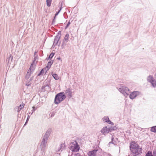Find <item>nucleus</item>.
<instances>
[{"mask_svg":"<svg viewBox=\"0 0 156 156\" xmlns=\"http://www.w3.org/2000/svg\"><path fill=\"white\" fill-rule=\"evenodd\" d=\"M117 90L124 96L126 97L129 94V90L127 87L120 85L116 87Z\"/></svg>","mask_w":156,"mask_h":156,"instance_id":"nucleus-2","label":"nucleus"},{"mask_svg":"<svg viewBox=\"0 0 156 156\" xmlns=\"http://www.w3.org/2000/svg\"><path fill=\"white\" fill-rule=\"evenodd\" d=\"M47 140L42 139L41 144V147L42 149H44L46 146Z\"/></svg>","mask_w":156,"mask_h":156,"instance_id":"nucleus-12","label":"nucleus"},{"mask_svg":"<svg viewBox=\"0 0 156 156\" xmlns=\"http://www.w3.org/2000/svg\"><path fill=\"white\" fill-rule=\"evenodd\" d=\"M48 70H47V69L46 68H44L42 69V70L41 71L40 73L37 75V76H40L41 75H43V74L44 73L45 71V73H46Z\"/></svg>","mask_w":156,"mask_h":156,"instance_id":"nucleus-14","label":"nucleus"},{"mask_svg":"<svg viewBox=\"0 0 156 156\" xmlns=\"http://www.w3.org/2000/svg\"><path fill=\"white\" fill-rule=\"evenodd\" d=\"M66 98L64 92H62L58 93L56 95L54 103L55 104L58 105L61 102L63 101Z\"/></svg>","mask_w":156,"mask_h":156,"instance_id":"nucleus-1","label":"nucleus"},{"mask_svg":"<svg viewBox=\"0 0 156 156\" xmlns=\"http://www.w3.org/2000/svg\"><path fill=\"white\" fill-rule=\"evenodd\" d=\"M140 93L138 91H134L132 92L129 96V98L131 99H134L137 96L139 95Z\"/></svg>","mask_w":156,"mask_h":156,"instance_id":"nucleus-5","label":"nucleus"},{"mask_svg":"<svg viewBox=\"0 0 156 156\" xmlns=\"http://www.w3.org/2000/svg\"><path fill=\"white\" fill-rule=\"evenodd\" d=\"M62 144H60V147H62Z\"/></svg>","mask_w":156,"mask_h":156,"instance_id":"nucleus-46","label":"nucleus"},{"mask_svg":"<svg viewBox=\"0 0 156 156\" xmlns=\"http://www.w3.org/2000/svg\"><path fill=\"white\" fill-rule=\"evenodd\" d=\"M52 0H46L47 5L49 7L51 6Z\"/></svg>","mask_w":156,"mask_h":156,"instance_id":"nucleus-25","label":"nucleus"},{"mask_svg":"<svg viewBox=\"0 0 156 156\" xmlns=\"http://www.w3.org/2000/svg\"><path fill=\"white\" fill-rule=\"evenodd\" d=\"M36 52H35L34 53V56H35V54H36Z\"/></svg>","mask_w":156,"mask_h":156,"instance_id":"nucleus-44","label":"nucleus"},{"mask_svg":"<svg viewBox=\"0 0 156 156\" xmlns=\"http://www.w3.org/2000/svg\"><path fill=\"white\" fill-rule=\"evenodd\" d=\"M70 24V23L69 21L67 24L66 25V27H65V29H67L68 27L69 26V25Z\"/></svg>","mask_w":156,"mask_h":156,"instance_id":"nucleus-34","label":"nucleus"},{"mask_svg":"<svg viewBox=\"0 0 156 156\" xmlns=\"http://www.w3.org/2000/svg\"><path fill=\"white\" fill-rule=\"evenodd\" d=\"M24 106V105H20L18 106L17 108H18V110H17V112H20L21 109H22L23 108Z\"/></svg>","mask_w":156,"mask_h":156,"instance_id":"nucleus-23","label":"nucleus"},{"mask_svg":"<svg viewBox=\"0 0 156 156\" xmlns=\"http://www.w3.org/2000/svg\"><path fill=\"white\" fill-rule=\"evenodd\" d=\"M139 146L137 144L134 142V141H133L130 144L129 147L131 151H132V150L138 147H139Z\"/></svg>","mask_w":156,"mask_h":156,"instance_id":"nucleus-8","label":"nucleus"},{"mask_svg":"<svg viewBox=\"0 0 156 156\" xmlns=\"http://www.w3.org/2000/svg\"><path fill=\"white\" fill-rule=\"evenodd\" d=\"M55 22V20L53 19L52 22V24H54Z\"/></svg>","mask_w":156,"mask_h":156,"instance_id":"nucleus-40","label":"nucleus"},{"mask_svg":"<svg viewBox=\"0 0 156 156\" xmlns=\"http://www.w3.org/2000/svg\"><path fill=\"white\" fill-rule=\"evenodd\" d=\"M49 137V136H48L47 135H46V134H45L43 136V137L42 139L47 141Z\"/></svg>","mask_w":156,"mask_h":156,"instance_id":"nucleus-27","label":"nucleus"},{"mask_svg":"<svg viewBox=\"0 0 156 156\" xmlns=\"http://www.w3.org/2000/svg\"><path fill=\"white\" fill-rule=\"evenodd\" d=\"M53 114H52L51 115V116L52 117V116H53Z\"/></svg>","mask_w":156,"mask_h":156,"instance_id":"nucleus-45","label":"nucleus"},{"mask_svg":"<svg viewBox=\"0 0 156 156\" xmlns=\"http://www.w3.org/2000/svg\"><path fill=\"white\" fill-rule=\"evenodd\" d=\"M107 122L110 124H113V123L109 119L108 120V122Z\"/></svg>","mask_w":156,"mask_h":156,"instance_id":"nucleus-39","label":"nucleus"},{"mask_svg":"<svg viewBox=\"0 0 156 156\" xmlns=\"http://www.w3.org/2000/svg\"><path fill=\"white\" fill-rule=\"evenodd\" d=\"M57 59L58 60H61V58H60V57H59L58 58H57Z\"/></svg>","mask_w":156,"mask_h":156,"instance_id":"nucleus-42","label":"nucleus"},{"mask_svg":"<svg viewBox=\"0 0 156 156\" xmlns=\"http://www.w3.org/2000/svg\"><path fill=\"white\" fill-rule=\"evenodd\" d=\"M151 131L152 132L156 133V126L152 127L151 128Z\"/></svg>","mask_w":156,"mask_h":156,"instance_id":"nucleus-22","label":"nucleus"},{"mask_svg":"<svg viewBox=\"0 0 156 156\" xmlns=\"http://www.w3.org/2000/svg\"><path fill=\"white\" fill-rule=\"evenodd\" d=\"M152 86L154 87H156V81L154 79L151 82Z\"/></svg>","mask_w":156,"mask_h":156,"instance_id":"nucleus-18","label":"nucleus"},{"mask_svg":"<svg viewBox=\"0 0 156 156\" xmlns=\"http://www.w3.org/2000/svg\"><path fill=\"white\" fill-rule=\"evenodd\" d=\"M65 92L66 94L69 97V98L72 97V92L70 88H68L66 90Z\"/></svg>","mask_w":156,"mask_h":156,"instance_id":"nucleus-11","label":"nucleus"},{"mask_svg":"<svg viewBox=\"0 0 156 156\" xmlns=\"http://www.w3.org/2000/svg\"><path fill=\"white\" fill-rule=\"evenodd\" d=\"M54 53L53 52L51 53L49 55L47 60H48L49 59L50 60L53 57L54 55Z\"/></svg>","mask_w":156,"mask_h":156,"instance_id":"nucleus-26","label":"nucleus"},{"mask_svg":"<svg viewBox=\"0 0 156 156\" xmlns=\"http://www.w3.org/2000/svg\"><path fill=\"white\" fill-rule=\"evenodd\" d=\"M147 81L150 83L154 79L152 76L150 75L147 77Z\"/></svg>","mask_w":156,"mask_h":156,"instance_id":"nucleus-21","label":"nucleus"},{"mask_svg":"<svg viewBox=\"0 0 156 156\" xmlns=\"http://www.w3.org/2000/svg\"><path fill=\"white\" fill-rule=\"evenodd\" d=\"M53 63V61L51 60L48 62L47 66L45 67L47 70H48L50 68L51 66Z\"/></svg>","mask_w":156,"mask_h":156,"instance_id":"nucleus-15","label":"nucleus"},{"mask_svg":"<svg viewBox=\"0 0 156 156\" xmlns=\"http://www.w3.org/2000/svg\"><path fill=\"white\" fill-rule=\"evenodd\" d=\"M30 116H29V115H28V117H27V120H26V121L24 125V126H25L27 124V123H28V121H29V119H30Z\"/></svg>","mask_w":156,"mask_h":156,"instance_id":"nucleus-32","label":"nucleus"},{"mask_svg":"<svg viewBox=\"0 0 156 156\" xmlns=\"http://www.w3.org/2000/svg\"><path fill=\"white\" fill-rule=\"evenodd\" d=\"M13 59V57L11 55L10 56L9 58V62L10 60L11 61Z\"/></svg>","mask_w":156,"mask_h":156,"instance_id":"nucleus-38","label":"nucleus"},{"mask_svg":"<svg viewBox=\"0 0 156 156\" xmlns=\"http://www.w3.org/2000/svg\"><path fill=\"white\" fill-rule=\"evenodd\" d=\"M101 133L104 134L109 133L108 128L107 126L103 127L101 130Z\"/></svg>","mask_w":156,"mask_h":156,"instance_id":"nucleus-13","label":"nucleus"},{"mask_svg":"<svg viewBox=\"0 0 156 156\" xmlns=\"http://www.w3.org/2000/svg\"><path fill=\"white\" fill-rule=\"evenodd\" d=\"M52 75L53 77V78L55 80H58L59 79V77L58 76V75L55 73H52Z\"/></svg>","mask_w":156,"mask_h":156,"instance_id":"nucleus-17","label":"nucleus"},{"mask_svg":"<svg viewBox=\"0 0 156 156\" xmlns=\"http://www.w3.org/2000/svg\"><path fill=\"white\" fill-rule=\"evenodd\" d=\"M30 84L31 83L30 82L27 81V82L26 83V85L27 86H30Z\"/></svg>","mask_w":156,"mask_h":156,"instance_id":"nucleus-36","label":"nucleus"},{"mask_svg":"<svg viewBox=\"0 0 156 156\" xmlns=\"http://www.w3.org/2000/svg\"><path fill=\"white\" fill-rule=\"evenodd\" d=\"M80 147L78 144L76 142V144H73V146H72L71 149L73 152H77L79 151Z\"/></svg>","mask_w":156,"mask_h":156,"instance_id":"nucleus-7","label":"nucleus"},{"mask_svg":"<svg viewBox=\"0 0 156 156\" xmlns=\"http://www.w3.org/2000/svg\"><path fill=\"white\" fill-rule=\"evenodd\" d=\"M56 16H55H55L54 17V19H55V18H56Z\"/></svg>","mask_w":156,"mask_h":156,"instance_id":"nucleus-43","label":"nucleus"},{"mask_svg":"<svg viewBox=\"0 0 156 156\" xmlns=\"http://www.w3.org/2000/svg\"><path fill=\"white\" fill-rule=\"evenodd\" d=\"M37 58V57H35L34 58V59L33 61V62H32V63L31 64V66H32L33 65V64H34L35 62V61L36 60V58Z\"/></svg>","mask_w":156,"mask_h":156,"instance_id":"nucleus-33","label":"nucleus"},{"mask_svg":"<svg viewBox=\"0 0 156 156\" xmlns=\"http://www.w3.org/2000/svg\"><path fill=\"white\" fill-rule=\"evenodd\" d=\"M33 71H31V66H30V68L28 69L27 73L26 76V79L28 80L30 77Z\"/></svg>","mask_w":156,"mask_h":156,"instance_id":"nucleus-10","label":"nucleus"},{"mask_svg":"<svg viewBox=\"0 0 156 156\" xmlns=\"http://www.w3.org/2000/svg\"><path fill=\"white\" fill-rule=\"evenodd\" d=\"M98 150L94 149L89 151L88 155L89 156H96V153L98 151Z\"/></svg>","mask_w":156,"mask_h":156,"instance_id":"nucleus-9","label":"nucleus"},{"mask_svg":"<svg viewBox=\"0 0 156 156\" xmlns=\"http://www.w3.org/2000/svg\"><path fill=\"white\" fill-rule=\"evenodd\" d=\"M46 87L45 86H43L41 88V91L42 92H44L46 91L45 89Z\"/></svg>","mask_w":156,"mask_h":156,"instance_id":"nucleus-30","label":"nucleus"},{"mask_svg":"<svg viewBox=\"0 0 156 156\" xmlns=\"http://www.w3.org/2000/svg\"><path fill=\"white\" fill-rule=\"evenodd\" d=\"M61 32L59 31L58 34L55 37L53 46L55 47L58 45L59 46L61 42H59V41L61 37Z\"/></svg>","mask_w":156,"mask_h":156,"instance_id":"nucleus-3","label":"nucleus"},{"mask_svg":"<svg viewBox=\"0 0 156 156\" xmlns=\"http://www.w3.org/2000/svg\"><path fill=\"white\" fill-rule=\"evenodd\" d=\"M62 2L61 3V6L59 8V9L57 12H56L55 14V16H57L61 10L62 8Z\"/></svg>","mask_w":156,"mask_h":156,"instance_id":"nucleus-19","label":"nucleus"},{"mask_svg":"<svg viewBox=\"0 0 156 156\" xmlns=\"http://www.w3.org/2000/svg\"><path fill=\"white\" fill-rule=\"evenodd\" d=\"M114 139V138L113 136H112L111 138L112 140L111 142L109 143V144H113V140Z\"/></svg>","mask_w":156,"mask_h":156,"instance_id":"nucleus-37","label":"nucleus"},{"mask_svg":"<svg viewBox=\"0 0 156 156\" xmlns=\"http://www.w3.org/2000/svg\"><path fill=\"white\" fill-rule=\"evenodd\" d=\"M103 121L107 122L108 121L109 119L108 117L107 116H105L102 119Z\"/></svg>","mask_w":156,"mask_h":156,"instance_id":"nucleus-24","label":"nucleus"},{"mask_svg":"<svg viewBox=\"0 0 156 156\" xmlns=\"http://www.w3.org/2000/svg\"><path fill=\"white\" fill-rule=\"evenodd\" d=\"M69 37V34H66L65 36V37L63 40V43L62 44L61 47L62 49L65 48V46L66 45V44L65 42H67L68 41Z\"/></svg>","mask_w":156,"mask_h":156,"instance_id":"nucleus-6","label":"nucleus"},{"mask_svg":"<svg viewBox=\"0 0 156 156\" xmlns=\"http://www.w3.org/2000/svg\"><path fill=\"white\" fill-rule=\"evenodd\" d=\"M156 154V151H154L153 152V154Z\"/></svg>","mask_w":156,"mask_h":156,"instance_id":"nucleus-41","label":"nucleus"},{"mask_svg":"<svg viewBox=\"0 0 156 156\" xmlns=\"http://www.w3.org/2000/svg\"><path fill=\"white\" fill-rule=\"evenodd\" d=\"M51 129H48V130L46 131V132L45 133V134L49 136L51 134Z\"/></svg>","mask_w":156,"mask_h":156,"instance_id":"nucleus-20","label":"nucleus"},{"mask_svg":"<svg viewBox=\"0 0 156 156\" xmlns=\"http://www.w3.org/2000/svg\"><path fill=\"white\" fill-rule=\"evenodd\" d=\"M34 79V76H32L30 78V79H28V80H27V81L29 82H30L33 79Z\"/></svg>","mask_w":156,"mask_h":156,"instance_id":"nucleus-35","label":"nucleus"},{"mask_svg":"<svg viewBox=\"0 0 156 156\" xmlns=\"http://www.w3.org/2000/svg\"><path fill=\"white\" fill-rule=\"evenodd\" d=\"M46 88V91H49L50 90V87L48 85H45Z\"/></svg>","mask_w":156,"mask_h":156,"instance_id":"nucleus-31","label":"nucleus"},{"mask_svg":"<svg viewBox=\"0 0 156 156\" xmlns=\"http://www.w3.org/2000/svg\"><path fill=\"white\" fill-rule=\"evenodd\" d=\"M145 156H154L152 155V152L151 151H149L146 154Z\"/></svg>","mask_w":156,"mask_h":156,"instance_id":"nucleus-28","label":"nucleus"},{"mask_svg":"<svg viewBox=\"0 0 156 156\" xmlns=\"http://www.w3.org/2000/svg\"><path fill=\"white\" fill-rule=\"evenodd\" d=\"M108 128L109 133L111 132L112 131L115 130L117 129V127L115 126H114L113 127H110V128Z\"/></svg>","mask_w":156,"mask_h":156,"instance_id":"nucleus-16","label":"nucleus"},{"mask_svg":"<svg viewBox=\"0 0 156 156\" xmlns=\"http://www.w3.org/2000/svg\"><path fill=\"white\" fill-rule=\"evenodd\" d=\"M133 156H136L142 152L141 148L138 147L131 151Z\"/></svg>","mask_w":156,"mask_h":156,"instance_id":"nucleus-4","label":"nucleus"},{"mask_svg":"<svg viewBox=\"0 0 156 156\" xmlns=\"http://www.w3.org/2000/svg\"><path fill=\"white\" fill-rule=\"evenodd\" d=\"M33 108V110H32V112L30 114V115H32V114L33 113V112H34L37 109V107H35L34 106H33L32 107Z\"/></svg>","mask_w":156,"mask_h":156,"instance_id":"nucleus-29","label":"nucleus"}]
</instances>
